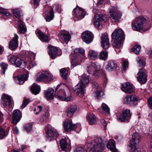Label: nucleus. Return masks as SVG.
Instances as JSON below:
<instances>
[{
    "label": "nucleus",
    "instance_id": "nucleus-1",
    "mask_svg": "<svg viewBox=\"0 0 152 152\" xmlns=\"http://www.w3.org/2000/svg\"><path fill=\"white\" fill-rule=\"evenodd\" d=\"M107 141L105 138L97 137L91 142V148L90 152H101L104 150L105 144Z\"/></svg>",
    "mask_w": 152,
    "mask_h": 152
},
{
    "label": "nucleus",
    "instance_id": "nucleus-2",
    "mask_svg": "<svg viewBox=\"0 0 152 152\" xmlns=\"http://www.w3.org/2000/svg\"><path fill=\"white\" fill-rule=\"evenodd\" d=\"M146 22L145 18L142 17H138L134 20L132 23V28L135 31H139L143 28L144 31H146L149 30L151 27L150 24L147 25L148 27L145 25Z\"/></svg>",
    "mask_w": 152,
    "mask_h": 152
},
{
    "label": "nucleus",
    "instance_id": "nucleus-3",
    "mask_svg": "<svg viewBox=\"0 0 152 152\" xmlns=\"http://www.w3.org/2000/svg\"><path fill=\"white\" fill-rule=\"evenodd\" d=\"M133 131H134L132 129L130 130L129 132V134L132 135V137L130 141L129 146L132 152H137V145L140 142L141 137L137 132H134L132 134Z\"/></svg>",
    "mask_w": 152,
    "mask_h": 152
},
{
    "label": "nucleus",
    "instance_id": "nucleus-4",
    "mask_svg": "<svg viewBox=\"0 0 152 152\" xmlns=\"http://www.w3.org/2000/svg\"><path fill=\"white\" fill-rule=\"evenodd\" d=\"M60 85H58L55 89V96L56 98L62 101H68L71 100V93L68 91L67 94L62 90H58Z\"/></svg>",
    "mask_w": 152,
    "mask_h": 152
},
{
    "label": "nucleus",
    "instance_id": "nucleus-5",
    "mask_svg": "<svg viewBox=\"0 0 152 152\" xmlns=\"http://www.w3.org/2000/svg\"><path fill=\"white\" fill-rule=\"evenodd\" d=\"M53 79L52 74L45 71L42 72L39 76L37 77L36 80L38 82L43 81L47 83L52 81Z\"/></svg>",
    "mask_w": 152,
    "mask_h": 152
},
{
    "label": "nucleus",
    "instance_id": "nucleus-6",
    "mask_svg": "<svg viewBox=\"0 0 152 152\" xmlns=\"http://www.w3.org/2000/svg\"><path fill=\"white\" fill-rule=\"evenodd\" d=\"M109 17L113 21H118L122 15L121 13L118 10L117 7L110 8L108 13Z\"/></svg>",
    "mask_w": 152,
    "mask_h": 152
},
{
    "label": "nucleus",
    "instance_id": "nucleus-7",
    "mask_svg": "<svg viewBox=\"0 0 152 152\" xmlns=\"http://www.w3.org/2000/svg\"><path fill=\"white\" fill-rule=\"evenodd\" d=\"M72 13L74 16V19L76 21L83 18L85 16L86 12L82 8L77 6L73 10Z\"/></svg>",
    "mask_w": 152,
    "mask_h": 152
},
{
    "label": "nucleus",
    "instance_id": "nucleus-8",
    "mask_svg": "<svg viewBox=\"0 0 152 152\" xmlns=\"http://www.w3.org/2000/svg\"><path fill=\"white\" fill-rule=\"evenodd\" d=\"M100 68V66L98 64L92 63L87 67V71L90 74H93L95 76H99V74L97 72Z\"/></svg>",
    "mask_w": 152,
    "mask_h": 152
},
{
    "label": "nucleus",
    "instance_id": "nucleus-9",
    "mask_svg": "<svg viewBox=\"0 0 152 152\" xmlns=\"http://www.w3.org/2000/svg\"><path fill=\"white\" fill-rule=\"evenodd\" d=\"M45 129L47 130L46 137L50 141L54 137H56L58 136L57 132L55 131L54 128L50 125H48L45 127Z\"/></svg>",
    "mask_w": 152,
    "mask_h": 152
},
{
    "label": "nucleus",
    "instance_id": "nucleus-10",
    "mask_svg": "<svg viewBox=\"0 0 152 152\" xmlns=\"http://www.w3.org/2000/svg\"><path fill=\"white\" fill-rule=\"evenodd\" d=\"M138 76L137 78L138 82L141 84H144L147 80V72L145 69L142 68L140 69L137 73Z\"/></svg>",
    "mask_w": 152,
    "mask_h": 152
},
{
    "label": "nucleus",
    "instance_id": "nucleus-11",
    "mask_svg": "<svg viewBox=\"0 0 152 152\" xmlns=\"http://www.w3.org/2000/svg\"><path fill=\"white\" fill-rule=\"evenodd\" d=\"M85 88L86 87L83 86L82 84L79 83L73 88V90L76 94L81 97L84 95Z\"/></svg>",
    "mask_w": 152,
    "mask_h": 152
},
{
    "label": "nucleus",
    "instance_id": "nucleus-12",
    "mask_svg": "<svg viewBox=\"0 0 152 152\" xmlns=\"http://www.w3.org/2000/svg\"><path fill=\"white\" fill-rule=\"evenodd\" d=\"M131 115L129 110L126 109L124 110L122 114L120 115L118 120L122 122L124 121H128L129 119L131 118Z\"/></svg>",
    "mask_w": 152,
    "mask_h": 152
},
{
    "label": "nucleus",
    "instance_id": "nucleus-13",
    "mask_svg": "<svg viewBox=\"0 0 152 152\" xmlns=\"http://www.w3.org/2000/svg\"><path fill=\"white\" fill-rule=\"evenodd\" d=\"M93 37L92 33L90 31H85L82 34L83 40L87 44H89L92 41Z\"/></svg>",
    "mask_w": 152,
    "mask_h": 152
},
{
    "label": "nucleus",
    "instance_id": "nucleus-14",
    "mask_svg": "<svg viewBox=\"0 0 152 152\" xmlns=\"http://www.w3.org/2000/svg\"><path fill=\"white\" fill-rule=\"evenodd\" d=\"M121 90L124 92L128 94H131L134 91L133 86L129 82H127L122 84Z\"/></svg>",
    "mask_w": 152,
    "mask_h": 152
},
{
    "label": "nucleus",
    "instance_id": "nucleus-15",
    "mask_svg": "<svg viewBox=\"0 0 152 152\" xmlns=\"http://www.w3.org/2000/svg\"><path fill=\"white\" fill-rule=\"evenodd\" d=\"M18 35L16 34H14L13 39L9 42V48L10 49L13 50L17 49L18 47Z\"/></svg>",
    "mask_w": 152,
    "mask_h": 152
},
{
    "label": "nucleus",
    "instance_id": "nucleus-16",
    "mask_svg": "<svg viewBox=\"0 0 152 152\" xmlns=\"http://www.w3.org/2000/svg\"><path fill=\"white\" fill-rule=\"evenodd\" d=\"M58 36L60 39L67 44L70 39V35L69 33L65 30H63L59 33Z\"/></svg>",
    "mask_w": 152,
    "mask_h": 152
},
{
    "label": "nucleus",
    "instance_id": "nucleus-17",
    "mask_svg": "<svg viewBox=\"0 0 152 152\" xmlns=\"http://www.w3.org/2000/svg\"><path fill=\"white\" fill-rule=\"evenodd\" d=\"M22 117L21 112L19 110H14L12 114V123L15 124L20 120Z\"/></svg>",
    "mask_w": 152,
    "mask_h": 152
},
{
    "label": "nucleus",
    "instance_id": "nucleus-18",
    "mask_svg": "<svg viewBox=\"0 0 152 152\" xmlns=\"http://www.w3.org/2000/svg\"><path fill=\"white\" fill-rule=\"evenodd\" d=\"M102 46L104 49H107L109 46V42L107 34L104 33L101 37Z\"/></svg>",
    "mask_w": 152,
    "mask_h": 152
},
{
    "label": "nucleus",
    "instance_id": "nucleus-19",
    "mask_svg": "<svg viewBox=\"0 0 152 152\" xmlns=\"http://www.w3.org/2000/svg\"><path fill=\"white\" fill-rule=\"evenodd\" d=\"M82 62V58L79 55L74 54L72 58L71 67L73 68L77 66L80 65Z\"/></svg>",
    "mask_w": 152,
    "mask_h": 152
},
{
    "label": "nucleus",
    "instance_id": "nucleus-20",
    "mask_svg": "<svg viewBox=\"0 0 152 152\" xmlns=\"http://www.w3.org/2000/svg\"><path fill=\"white\" fill-rule=\"evenodd\" d=\"M113 39L122 40L124 38V32L121 30H115L112 34Z\"/></svg>",
    "mask_w": 152,
    "mask_h": 152
},
{
    "label": "nucleus",
    "instance_id": "nucleus-21",
    "mask_svg": "<svg viewBox=\"0 0 152 152\" xmlns=\"http://www.w3.org/2000/svg\"><path fill=\"white\" fill-rule=\"evenodd\" d=\"M105 15H100L98 14H96L94 16L95 20L94 21V24L96 28H99L100 26V22L101 20H104L106 19Z\"/></svg>",
    "mask_w": 152,
    "mask_h": 152
},
{
    "label": "nucleus",
    "instance_id": "nucleus-22",
    "mask_svg": "<svg viewBox=\"0 0 152 152\" xmlns=\"http://www.w3.org/2000/svg\"><path fill=\"white\" fill-rule=\"evenodd\" d=\"M48 48V53L52 59H55L57 56L59 55L58 53V50L56 48L49 46Z\"/></svg>",
    "mask_w": 152,
    "mask_h": 152
},
{
    "label": "nucleus",
    "instance_id": "nucleus-23",
    "mask_svg": "<svg viewBox=\"0 0 152 152\" xmlns=\"http://www.w3.org/2000/svg\"><path fill=\"white\" fill-rule=\"evenodd\" d=\"M77 127L76 124H72V122L69 121H66L64 123V129L66 132L74 130L77 128Z\"/></svg>",
    "mask_w": 152,
    "mask_h": 152
},
{
    "label": "nucleus",
    "instance_id": "nucleus-24",
    "mask_svg": "<svg viewBox=\"0 0 152 152\" xmlns=\"http://www.w3.org/2000/svg\"><path fill=\"white\" fill-rule=\"evenodd\" d=\"M77 110V107L76 105L71 106L66 110V115L69 117H72L75 113Z\"/></svg>",
    "mask_w": 152,
    "mask_h": 152
},
{
    "label": "nucleus",
    "instance_id": "nucleus-25",
    "mask_svg": "<svg viewBox=\"0 0 152 152\" xmlns=\"http://www.w3.org/2000/svg\"><path fill=\"white\" fill-rule=\"evenodd\" d=\"M117 64L116 61H110L108 62L106 69L109 71L115 70L117 68Z\"/></svg>",
    "mask_w": 152,
    "mask_h": 152
},
{
    "label": "nucleus",
    "instance_id": "nucleus-26",
    "mask_svg": "<svg viewBox=\"0 0 152 152\" xmlns=\"http://www.w3.org/2000/svg\"><path fill=\"white\" fill-rule=\"evenodd\" d=\"M80 83L85 87L88 84L89 82V79L88 76L85 75H83L82 76L79 77Z\"/></svg>",
    "mask_w": 152,
    "mask_h": 152
},
{
    "label": "nucleus",
    "instance_id": "nucleus-27",
    "mask_svg": "<svg viewBox=\"0 0 152 152\" xmlns=\"http://www.w3.org/2000/svg\"><path fill=\"white\" fill-rule=\"evenodd\" d=\"M2 103L4 107H6L10 104L11 101L10 97L6 94H3L1 96Z\"/></svg>",
    "mask_w": 152,
    "mask_h": 152
},
{
    "label": "nucleus",
    "instance_id": "nucleus-28",
    "mask_svg": "<svg viewBox=\"0 0 152 152\" xmlns=\"http://www.w3.org/2000/svg\"><path fill=\"white\" fill-rule=\"evenodd\" d=\"M37 34L38 35L39 38L42 42H48L49 41V38L46 34L42 33L39 30L37 31Z\"/></svg>",
    "mask_w": 152,
    "mask_h": 152
},
{
    "label": "nucleus",
    "instance_id": "nucleus-29",
    "mask_svg": "<svg viewBox=\"0 0 152 152\" xmlns=\"http://www.w3.org/2000/svg\"><path fill=\"white\" fill-rule=\"evenodd\" d=\"M54 91L51 88H49L46 91L45 95V97L48 99L53 100L54 99Z\"/></svg>",
    "mask_w": 152,
    "mask_h": 152
},
{
    "label": "nucleus",
    "instance_id": "nucleus-30",
    "mask_svg": "<svg viewBox=\"0 0 152 152\" xmlns=\"http://www.w3.org/2000/svg\"><path fill=\"white\" fill-rule=\"evenodd\" d=\"M40 86L35 83L32 85L31 88V92L34 95L38 94L40 92Z\"/></svg>",
    "mask_w": 152,
    "mask_h": 152
},
{
    "label": "nucleus",
    "instance_id": "nucleus-31",
    "mask_svg": "<svg viewBox=\"0 0 152 152\" xmlns=\"http://www.w3.org/2000/svg\"><path fill=\"white\" fill-rule=\"evenodd\" d=\"M107 148L113 152H116V149L115 146V141L113 140L109 141L107 145Z\"/></svg>",
    "mask_w": 152,
    "mask_h": 152
},
{
    "label": "nucleus",
    "instance_id": "nucleus-32",
    "mask_svg": "<svg viewBox=\"0 0 152 152\" xmlns=\"http://www.w3.org/2000/svg\"><path fill=\"white\" fill-rule=\"evenodd\" d=\"M28 77V74L27 73L26 74L19 75L18 77V83L20 84H23L24 81L26 80Z\"/></svg>",
    "mask_w": 152,
    "mask_h": 152
},
{
    "label": "nucleus",
    "instance_id": "nucleus-33",
    "mask_svg": "<svg viewBox=\"0 0 152 152\" xmlns=\"http://www.w3.org/2000/svg\"><path fill=\"white\" fill-rule=\"evenodd\" d=\"M89 123L91 125L94 124L96 121V118L94 115L93 113H90L88 116Z\"/></svg>",
    "mask_w": 152,
    "mask_h": 152
},
{
    "label": "nucleus",
    "instance_id": "nucleus-34",
    "mask_svg": "<svg viewBox=\"0 0 152 152\" xmlns=\"http://www.w3.org/2000/svg\"><path fill=\"white\" fill-rule=\"evenodd\" d=\"M18 28L20 34H24L26 31V29L24 26L23 22L20 20L18 22Z\"/></svg>",
    "mask_w": 152,
    "mask_h": 152
},
{
    "label": "nucleus",
    "instance_id": "nucleus-35",
    "mask_svg": "<svg viewBox=\"0 0 152 152\" xmlns=\"http://www.w3.org/2000/svg\"><path fill=\"white\" fill-rule=\"evenodd\" d=\"M97 53L94 50H90L88 51V56L91 59L95 60L97 58Z\"/></svg>",
    "mask_w": 152,
    "mask_h": 152
},
{
    "label": "nucleus",
    "instance_id": "nucleus-36",
    "mask_svg": "<svg viewBox=\"0 0 152 152\" xmlns=\"http://www.w3.org/2000/svg\"><path fill=\"white\" fill-rule=\"evenodd\" d=\"M118 39H114L112 45L113 46L116 48H118L121 47V41Z\"/></svg>",
    "mask_w": 152,
    "mask_h": 152
},
{
    "label": "nucleus",
    "instance_id": "nucleus-37",
    "mask_svg": "<svg viewBox=\"0 0 152 152\" xmlns=\"http://www.w3.org/2000/svg\"><path fill=\"white\" fill-rule=\"evenodd\" d=\"M99 59L105 61L107 58V53L106 51H102L99 55Z\"/></svg>",
    "mask_w": 152,
    "mask_h": 152
},
{
    "label": "nucleus",
    "instance_id": "nucleus-38",
    "mask_svg": "<svg viewBox=\"0 0 152 152\" xmlns=\"http://www.w3.org/2000/svg\"><path fill=\"white\" fill-rule=\"evenodd\" d=\"M130 101L131 105L133 106L137 104L138 99L135 96L130 95Z\"/></svg>",
    "mask_w": 152,
    "mask_h": 152
},
{
    "label": "nucleus",
    "instance_id": "nucleus-39",
    "mask_svg": "<svg viewBox=\"0 0 152 152\" xmlns=\"http://www.w3.org/2000/svg\"><path fill=\"white\" fill-rule=\"evenodd\" d=\"M60 144L62 150L66 151L67 146L66 141L64 139L61 140L60 141Z\"/></svg>",
    "mask_w": 152,
    "mask_h": 152
},
{
    "label": "nucleus",
    "instance_id": "nucleus-40",
    "mask_svg": "<svg viewBox=\"0 0 152 152\" xmlns=\"http://www.w3.org/2000/svg\"><path fill=\"white\" fill-rule=\"evenodd\" d=\"M46 16L45 17V19L47 22H50L52 20L54 17V12L50 13L45 14Z\"/></svg>",
    "mask_w": 152,
    "mask_h": 152
},
{
    "label": "nucleus",
    "instance_id": "nucleus-41",
    "mask_svg": "<svg viewBox=\"0 0 152 152\" xmlns=\"http://www.w3.org/2000/svg\"><path fill=\"white\" fill-rule=\"evenodd\" d=\"M8 134V132H5L0 126V140L3 139L7 136Z\"/></svg>",
    "mask_w": 152,
    "mask_h": 152
},
{
    "label": "nucleus",
    "instance_id": "nucleus-42",
    "mask_svg": "<svg viewBox=\"0 0 152 152\" xmlns=\"http://www.w3.org/2000/svg\"><path fill=\"white\" fill-rule=\"evenodd\" d=\"M23 64H24V61L20 59V58H18L17 59L15 64L18 67L23 68L24 66Z\"/></svg>",
    "mask_w": 152,
    "mask_h": 152
},
{
    "label": "nucleus",
    "instance_id": "nucleus-43",
    "mask_svg": "<svg viewBox=\"0 0 152 152\" xmlns=\"http://www.w3.org/2000/svg\"><path fill=\"white\" fill-rule=\"evenodd\" d=\"M0 12L4 16L8 17L11 15L10 13L6 9L2 7H0Z\"/></svg>",
    "mask_w": 152,
    "mask_h": 152
},
{
    "label": "nucleus",
    "instance_id": "nucleus-44",
    "mask_svg": "<svg viewBox=\"0 0 152 152\" xmlns=\"http://www.w3.org/2000/svg\"><path fill=\"white\" fill-rule=\"evenodd\" d=\"M141 48V47L138 45H136L134 46L133 48L131 49V52H133L136 54H139Z\"/></svg>",
    "mask_w": 152,
    "mask_h": 152
},
{
    "label": "nucleus",
    "instance_id": "nucleus-45",
    "mask_svg": "<svg viewBox=\"0 0 152 152\" xmlns=\"http://www.w3.org/2000/svg\"><path fill=\"white\" fill-rule=\"evenodd\" d=\"M60 72L61 73L62 77L65 79H67L68 71L64 68L60 70Z\"/></svg>",
    "mask_w": 152,
    "mask_h": 152
},
{
    "label": "nucleus",
    "instance_id": "nucleus-46",
    "mask_svg": "<svg viewBox=\"0 0 152 152\" xmlns=\"http://www.w3.org/2000/svg\"><path fill=\"white\" fill-rule=\"evenodd\" d=\"M0 66L2 71V74L3 75H4L5 74L6 70L7 69L8 65L7 64L2 63L1 64Z\"/></svg>",
    "mask_w": 152,
    "mask_h": 152
},
{
    "label": "nucleus",
    "instance_id": "nucleus-47",
    "mask_svg": "<svg viewBox=\"0 0 152 152\" xmlns=\"http://www.w3.org/2000/svg\"><path fill=\"white\" fill-rule=\"evenodd\" d=\"M44 10L46 12H45V14L49 13H50L51 12H54L53 8L52 7L49 6L48 5H46L45 6L44 8Z\"/></svg>",
    "mask_w": 152,
    "mask_h": 152
},
{
    "label": "nucleus",
    "instance_id": "nucleus-48",
    "mask_svg": "<svg viewBox=\"0 0 152 152\" xmlns=\"http://www.w3.org/2000/svg\"><path fill=\"white\" fill-rule=\"evenodd\" d=\"M85 50L82 48H76L74 50V53L76 55H79V53H80L82 55L84 54Z\"/></svg>",
    "mask_w": 152,
    "mask_h": 152
},
{
    "label": "nucleus",
    "instance_id": "nucleus-49",
    "mask_svg": "<svg viewBox=\"0 0 152 152\" xmlns=\"http://www.w3.org/2000/svg\"><path fill=\"white\" fill-rule=\"evenodd\" d=\"M102 108L103 110L108 114L110 113V109L108 106L105 104L103 103L102 105Z\"/></svg>",
    "mask_w": 152,
    "mask_h": 152
},
{
    "label": "nucleus",
    "instance_id": "nucleus-50",
    "mask_svg": "<svg viewBox=\"0 0 152 152\" xmlns=\"http://www.w3.org/2000/svg\"><path fill=\"white\" fill-rule=\"evenodd\" d=\"M32 126V125L31 124H27L24 127V130L28 132L31 130Z\"/></svg>",
    "mask_w": 152,
    "mask_h": 152
},
{
    "label": "nucleus",
    "instance_id": "nucleus-51",
    "mask_svg": "<svg viewBox=\"0 0 152 152\" xmlns=\"http://www.w3.org/2000/svg\"><path fill=\"white\" fill-rule=\"evenodd\" d=\"M13 14L15 16L19 18L20 15V12L18 9H14L13 10Z\"/></svg>",
    "mask_w": 152,
    "mask_h": 152
},
{
    "label": "nucleus",
    "instance_id": "nucleus-52",
    "mask_svg": "<svg viewBox=\"0 0 152 152\" xmlns=\"http://www.w3.org/2000/svg\"><path fill=\"white\" fill-rule=\"evenodd\" d=\"M96 95V96L97 99H99L100 97L104 95V92L103 91H98L95 92Z\"/></svg>",
    "mask_w": 152,
    "mask_h": 152
},
{
    "label": "nucleus",
    "instance_id": "nucleus-53",
    "mask_svg": "<svg viewBox=\"0 0 152 152\" xmlns=\"http://www.w3.org/2000/svg\"><path fill=\"white\" fill-rule=\"evenodd\" d=\"M18 58V57L15 56H12L10 58L9 61L12 64H15Z\"/></svg>",
    "mask_w": 152,
    "mask_h": 152
},
{
    "label": "nucleus",
    "instance_id": "nucleus-54",
    "mask_svg": "<svg viewBox=\"0 0 152 152\" xmlns=\"http://www.w3.org/2000/svg\"><path fill=\"white\" fill-rule=\"evenodd\" d=\"M124 101L125 103L129 104L131 105L130 96L127 95L126 96L124 99Z\"/></svg>",
    "mask_w": 152,
    "mask_h": 152
},
{
    "label": "nucleus",
    "instance_id": "nucleus-55",
    "mask_svg": "<svg viewBox=\"0 0 152 152\" xmlns=\"http://www.w3.org/2000/svg\"><path fill=\"white\" fill-rule=\"evenodd\" d=\"M74 152H86V151L83 148L80 147L76 148L74 150Z\"/></svg>",
    "mask_w": 152,
    "mask_h": 152
},
{
    "label": "nucleus",
    "instance_id": "nucleus-56",
    "mask_svg": "<svg viewBox=\"0 0 152 152\" xmlns=\"http://www.w3.org/2000/svg\"><path fill=\"white\" fill-rule=\"evenodd\" d=\"M123 71L125 72L126 68L128 67V62L126 61H124L122 64Z\"/></svg>",
    "mask_w": 152,
    "mask_h": 152
},
{
    "label": "nucleus",
    "instance_id": "nucleus-57",
    "mask_svg": "<svg viewBox=\"0 0 152 152\" xmlns=\"http://www.w3.org/2000/svg\"><path fill=\"white\" fill-rule=\"evenodd\" d=\"M29 102V101L28 99L25 100L24 101H23L22 106L20 107V108H23L26 106Z\"/></svg>",
    "mask_w": 152,
    "mask_h": 152
},
{
    "label": "nucleus",
    "instance_id": "nucleus-58",
    "mask_svg": "<svg viewBox=\"0 0 152 152\" xmlns=\"http://www.w3.org/2000/svg\"><path fill=\"white\" fill-rule=\"evenodd\" d=\"M137 63L138 66L139 67H144L145 65V62L141 59H139L137 61Z\"/></svg>",
    "mask_w": 152,
    "mask_h": 152
},
{
    "label": "nucleus",
    "instance_id": "nucleus-59",
    "mask_svg": "<svg viewBox=\"0 0 152 152\" xmlns=\"http://www.w3.org/2000/svg\"><path fill=\"white\" fill-rule=\"evenodd\" d=\"M55 10L57 11L58 12H61L60 9V6L58 4H56L54 6Z\"/></svg>",
    "mask_w": 152,
    "mask_h": 152
},
{
    "label": "nucleus",
    "instance_id": "nucleus-60",
    "mask_svg": "<svg viewBox=\"0 0 152 152\" xmlns=\"http://www.w3.org/2000/svg\"><path fill=\"white\" fill-rule=\"evenodd\" d=\"M42 107L38 105L36 107V109H37V112H35V114H38L42 110Z\"/></svg>",
    "mask_w": 152,
    "mask_h": 152
},
{
    "label": "nucleus",
    "instance_id": "nucleus-61",
    "mask_svg": "<svg viewBox=\"0 0 152 152\" xmlns=\"http://www.w3.org/2000/svg\"><path fill=\"white\" fill-rule=\"evenodd\" d=\"M104 0H99L97 3V5L99 7L101 8L102 7V2Z\"/></svg>",
    "mask_w": 152,
    "mask_h": 152
},
{
    "label": "nucleus",
    "instance_id": "nucleus-62",
    "mask_svg": "<svg viewBox=\"0 0 152 152\" xmlns=\"http://www.w3.org/2000/svg\"><path fill=\"white\" fill-rule=\"evenodd\" d=\"M4 115L0 111V122H3L4 121Z\"/></svg>",
    "mask_w": 152,
    "mask_h": 152
},
{
    "label": "nucleus",
    "instance_id": "nucleus-63",
    "mask_svg": "<svg viewBox=\"0 0 152 152\" xmlns=\"http://www.w3.org/2000/svg\"><path fill=\"white\" fill-rule=\"evenodd\" d=\"M148 103L151 109H152V97L149 98L148 99Z\"/></svg>",
    "mask_w": 152,
    "mask_h": 152
},
{
    "label": "nucleus",
    "instance_id": "nucleus-64",
    "mask_svg": "<svg viewBox=\"0 0 152 152\" xmlns=\"http://www.w3.org/2000/svg\"><path fill=\"white\" fill-rule=\"evenodd\" d=\"M39 0H34V4L35 8H36L39 4Z\"/></svg>",
    "mask_w": 152,
    "mask_h": 152
}]
</instances>
